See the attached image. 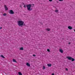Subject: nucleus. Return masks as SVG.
I'll return each instance as SVG.
<instances>
[{"label":"nucleus","mask_w":75,"mask_h":75,"mask_svg":"<svg viewBox=\"0 0 75 75\" xmlns=\"http://www.w3.org/2000/svg\"><path fill=\"white\" fill-rule=\"evenodd\" d=\"M68 29H69V30H72V27L70 26H68Z\"/></svg>","instance_id":"nucleus-7"},{"label":"nucleus","mask_w":75,"mask_h":75,"mask_svg":"<svg viewBox=\"0 0 75 75\" xmlns=\"http://www.w3.org/2000/svg\"><path fill=\"white\" fill-rule=\"evenodd\" d=\"M20 50H23L24 49H23V47H20L19 49Z\"/></svg>","instance_id":"nucleus-11"},{"label":"nucleus","mask_w":75,"mask_h":75,"mask_svg":"<svg viewBox=\"0 0 75 75\" xmlns=\"http://www.w3.org/2000/svg\"><path fill=\"white\" fill-rule=\"evenodd\" d=\"M59 51L61 53H63V52H64V50H62V49H60L59 50Z\"/></svg>","instance_id":"nucleus-6"},{"label":"nucleus","mask_w":75,"mask_h":75,"mask_svg":"<svg viewBox=\"0 0 75 75\" xmlns=\"http://www.w3.org/2000/svg\"><path fill=\"white\" fill-rule=\"evenodd\" d=\"M52 75H54V74L53 73L52 74Z\"/></svg>","instance_id":"nucleus-25"},{"label":"nucleus","mask_w":75,"mask_h":75,"mask_svg":"<svg viewBox=\"0 0 75 75\" xmlns=\"http://www.w3.org/2000/svg\"><path fill=\"white\" fill-rule=\"evenodd\" d=\"M4 7L5 8V10L6 11H7V10H8V8H7V6L6 5H4Z\"/></svg>","instance_id":"nucleus-5"},{"label":"nucleus","mask_w":75,"mask_h":75,"mask_svg":"<svg viewBox=\"0 0 75 75\" xmlns=\"http://www.w3.org/2000/svg\"><path fill=\"white\" fill-rule=\"evenodd\" d=\"M4 16H7V14L6 13H4L3 14Z\"/></svg>","instance_id":"nucleus-14"},{"label":"nucleus","mask_w":75,"mask_h":75,"mask_svg":"<svg viewBox=\"0 0 75 75\" xmlns=\"http://www.w3.org/2000/svg\"><path fill=\"white\" fill-rule=\"evenodd\" d=\"M19 75H23L21 72H19Z\"/></svg>","instance_id":"nucleus-16"},{"label":"nucleus","mask_w":75,"mask_h":75,"mask_svg":"<svg viewBox=\"0 0 75 75\" xmlns=\"http://www.w3.org/2000/svg\"><path fill=\"white\" fill-rule=\"evenodd\" d=\"M33 57H35L36 55L35 54H33Z\"/></svg>","instance_id":"nucleus-22"},{"label":"nucleus","mask_w":75,"mask_h":75,"mask_svg":"<svg viewBox=\"0 0 75 75\" xmlns=\"http://www.w3.org/2000/svg\"><path fill=\"white\" fill-rule=\"evenodd\" d=\"M0 29H1V28H2V27H1L0 28Z\"/></svg>","instance_id":"nucleus-26"},{"label":"nucleus","mask_w":75,"mask_h":75,"mask_svg":"<svg viewBox=\"0 0 75 75\" xmlns=\"http://www.w3.org/2000/svg\"><path fill=\"white\" fill-rule=\"evenodd\" d=\"M0 57H2V58H5V57H4L3 56V55H1L0 56Z\"/></svg>","instance_id":"nucleus-13"},{"label":"nucleus","mask_w":75,"mask_h":75,"mask_svg":"<svg viewBox=\"0 0 75 75\" xmlns=\"http://www.w3.org/2000/svg\"><path fill=\"white\" fill-rule=\"evenodd\" d=\"M24 7L25 8H26V6H25V5H24Z\"/></svg>","instance_id":"nucleus-24"},{"label":"nucleus","mask_w":75,"mask_h":75,"mask_svg":"<svg viewBox=\"0 0 75 75\" xmlns=\"http://www.w3.org/2000/svg\"><path fill=\"white\" fill-rule=\"evenodd\" d=\"M67 58L69 60H71L72 62H73V61L75 60V59H74V58L70 57H67Z\"/></svg>","instance_id":"nucleus-3"},{"label":"nucleus","mask_w":75,"mask_h":75,"mask_svg":"<svg viewBox=\"0 0 75 75\" xmlns=\"http://www.w3.org/2000/svg\"><path fill=\"white\" fill-rule=\"evenodd\" d=\"M49 1H50V2H51V1H52V0H49Z\"/></svg>","instance_id":"nucleus-21"},{"label":"nucleus","mask_w":75,"mask_h":75,"mask_svg":"<svg viewBox=\"0 0 75 75\" xmlns=\"http://www.w3.org/2000/svg\"><path fill=\"white\" fill-rule=\"evenodd\" d=\"M33 6H34V4H33Z\"/></svg>","instance_id":"nucleus-30"},{"label":"nucleus","mask_w":75,"mask_h":75,"mask_svg":"<svg viewBox=\"0 0 75 75\" xmlns=\"http://www.w3.org/2000/svg\"><path fill=\"white\" fill-rule=\"evenodd\" d=\"M24 23V22L23 21H19V27H24V25H25V24Z\"/></svg>","instance_id":"nucleus-1"},{"label":"nucleus","mask_w":75,"mask_h":75,"mask_svg":"<svg viewBox=\"0 0 75 75\" xmlns=\"http://www.w3.org/2000/svg\"><path fill=\"white\" fill-rule=\"evenodd\" d=\"M45 69V66H43V69Z\"/></svg>","instance_id":"nucleus-15"},{"label":"nucleus","mask_w":75,"mask_h":75,"mask_svg":"<svg viewBox=\"0 0 75 75\" xmlns=\"http://www.w3.org/2000/svg\"><path fill=\"white\" fill-rule=\"evenodd\" d=\"M18 74H19V72H18Z\"/></svg>","instance_id":"nucleus-28"},{"label":"nucleus","mask_w":75,"mask_h":75,"mask_svg":"<svg viewBox=\"0 0 75 75\" xmlns=\"http://www.w3.org/2000/svg\"><path fill=\"white\" fill-rule=\"evenodd\" d=\"M58 11L57 10H56L55 11V12H56V13H57V12H58Z\"/></svg>","instance_id":"nucleus-18"},{"label":"nucleus","mask_w":75,"mask_h":75,"mask_svg":"<svg viewBox=\"0 0 75 75\" xmlns=\"http://www.w3.org/2000/svg\"><path fill=\"white\" fill-rule=\"evenodd\" d=\"M26 7L27 8V9L28 10H29V11H31L32 10V9L30 8L31 7V4H30L26 6Z\"/></svg>","instance_id":"nucleus-2"},{"label":"nucleus","mask_w":75,"mask_h":75,"mask_svg":"<svg viewBox=\"0 0 75 75\" xmlns=\"http://www.w3.org/2000/svg\"><path fill=\"white\" fill-rule=\"evenodd\" d=\"M13 62H16V63H17V62L16 61V60L14 59H13Z\"/></svg>","instance_id":"nucleus-9"},{"label":"nucleus","mask_w":75,"mask_h":75,"mask_svg":"<svg viewBox=\"0 0 75 75\" xmlns=\"http://www.w3.org/2000/svg\"><path fill=\"white\" fill-rule=\"evenodd\" d=\"M47 66L48 67H51V64H48Z\"/></svg>","instance_id":"nucleus-12"},{"label":"nucleus","mask_w":75,"mask_h":75,"mask_svg":"<svg viewBox=\"0 0 75 75\" xmlns=\"http://www.w3.org/2000/svg\"><path fill=\"white\" fill-rule=\"evenodd\" d=\"M47 51H48V52H50V49H47Z\"/></svg>","instance_id":"nucleus-17"},{"label":"nucleus","mask_w":75,"mask_h":75,"mask_svg":"<svg viewBox=\"0 0 75 75\" xmlns=\"http://www.w3.org/2000/svg\"><path fill=\"white\" fill-rule=\"evenodd\" d=\"M74 31L75 32V30H74Z\"/></svg>","instance_id":"nucleus-29"},{"label":"nucleus","mask_w":75,"mask_h":75,"mask_svg":"<svg viewBox=\"0 0 75 75\" xmlns=\"http://www.w3.org/2000/svg\"><path fill=\"white\" fill-rule=\"evenodd\" d=\"M9 13L10 14H14V12L13 10H11L9 11Z\"/></svg>","instance_id":"nucleus-4"},{"label":"nucleus","mask_w":75,"mask_h":75,"mask_svg":"<svg viewBox=\"0 0 75 75\" xmlns=\"http://www.w3.org/2000/svg\"><path fill=\"white\" fill-rule=\"evenodd\" d=\"M59 1H63L64 0H58Z\"/></svg>","instance_id":"nucleus-20"},{"label":"nucleus","mask_w":75,"mask_h":75,"mask_svg":"<svg viewBox=\"0 0 75 75\" xmlns=\"http://www.w3.org/2000/svg\"><path fill=\"white\" fill-rule=\"evenodd\" d=\"M46 30V31H50V29L49 28H47Z\"/></svg>","instance_id":"nucleus-10"},{"label":"nucleus","mask_w":75,"mask_h":75,"mask_svg":"<svg viewBox=\"0 0 75 75\" xmlns=\"http://www.w3.org/2000/svg\"><path fill=\"white\" fill-rule=\"evenodd\" d=\"M26 65H27L28 67H30V64L28 63H26Z\"/></svg>","instance_id":"nucleus-8"},{"label":"nucleus","mask_w":75,"mask_h":75,"mask_svg":"<svg viewBox=\"0 0 75 75\" xmlns=\"http://www.w3.org/2000/svg\"><path fill=\"white\" fill-rule=\"evenodd\" d=\"M17 23H18V25H19V21H18Z\"/></svg>","instance_id":"nucleus-19"},{"label":"nucleus","mask_w":75,"mask_h":75,"mask_svg":"<svg viewBox=\"0 0 75 75\" xmlns=\"http://www.w3.org/2000/svg\"><path fill=\"white\" fill-rule=\"evenodd\" d=\"M69 44H71V43H70V42H69Z\"/></svg>","instance_id":"nucleus-27"},{"label":"nucleus","mask_w":75,"mask_h":75,"mask_svg":"<svg viewBox=\"0 0 75 75\" xmlns=\"http://www.w3.org/2000/svg\"><path fill=\"white\" fill-rule=\"evenodd\" d=\"M65 69L67 71H68V69H67V68H66Z\"/></svg>","instance_id":"nucleus-23"}]
</instances>
